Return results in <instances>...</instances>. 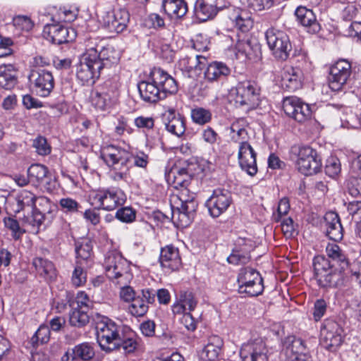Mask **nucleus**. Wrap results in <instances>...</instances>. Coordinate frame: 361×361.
<instances>
[{
	"mask_svg": "<svg viewBox=\"0 0 361 361\" xmlns=\"http://www.w3.org/2000/svg\"><path fill=\"white\" fill-rule=\"evenodd\" d=\"M352 169L356 172L357 176L350 178L349 192L353 196L361 195V154L352 163Z\"/></svg>",
	"mask_w": 361,
	"mask_h": 361,
	"instance_id": "41",
	"label": "nucleus"
},
{
	"mask_svg": "<svg viewBox=\"0 0 361 361\" xmlns=\"http://www.w3.org/2000/svg\"><path fill=\"white\" fill-rule=\"evenodd\" d=\"M117 85L111 81L104 82L100 90L92 91L91 93L92 104L100 110H106L118 97Z\"/></svg>",
	"mask_w": 361,
	"mask_h": 361,
	"instance_id": "16",
	"label": "nucleus"
},
{
	"mask_svg": "<svg viewBox=\"0 0 361 361\" xmlns=\"http://www.w3.org/2000/svg\"><path fill=\"white\" fill-rule=\"evenodd\" d=\"M223 345V340L219 336L213 335L209 336L207 345L202 350V359L208 361L216 360L219 355Z\"/></svg>",
	"mask_w": 361,
	"mask_h": 361,
	"instance_id": "30",
	"label": "nucleus"
},
{
	"mask_svg": "<svg viewBox=\"0 0 361 361\" xmlns=\"http://www.w3.org/2000/svg\"><path fill=\"white\" fill-rule=\"evenodd\" d=\"M48 169L39 164H32L27 169V176L30 183L35 185H43L45 182L47 185H49L46 181L48 179Z\"/></svg>",
	"mask_w": 361,
	"mask_h": 361,
	"instance_id": "36",
	"label": "nucleus"
},
{
	"mask_svg": "<svg viewBox=\"0 0 361 361\" xmlns=\"http://www.w3.org/2000/svg\"><path fill=\"white\" fill-rule=\"evenodd\" d=\"M342 328L335 321L326 320L321 331V343L326 349L334 351L342 343Z\"/></svg>",
	"mask_w": 361,
	"mask_h": 361,
	"instance_id": "17",
	"label": "nucleus"
},
{
	"mask_svg": "<svg viewBox=\"0 0 361 361\" xmlns=\"http://www.w3.org/2000/svg\"><path fill=\"white\" fill-rule=\"evenodd\" d=\"M257 154L249 142L239 145L238 161L240 168L251 176L257 172Z\"/></svg>",
	"mask_w": 361,
	"mask_h": 361,
	"instance_id": "23",
	"label": "nucleus"
},
{
	"mask_svg": "<svg viewBox=\"0 0 361 361\" xmlns=\"http://www.w3.org/2000/svg\"><path fill=\"white\" fill-rule=\"evenodd\" d=\"M163 121L166 129L171 133L180 137L185 131L184 118L177 114L174 109H170L163 114Z\"/></svg>",
	"mask_w": 361,
	"mask_h": 361,
	"instance_id": "26",
	"label": "nucleus"
},
{
	"mask_svg": "<svg viewBox=\"0 0 361 361\" xmlns=\"http://www.w3.org/2000/svg\"><path fill=\"white\" fill-rule=\"evenodd\" d=\"M100 157L116 171L112 176L114 180L126 179L132 159L129 152L114 145H107L102 149Z\"/></svg>",
	"mask_w": 361,
	"mask_h": 361,
	"instance_id": "5",
	"label": "nucleus"
},
{
	"mask_svg": "<svg viewBox=\"0 0 361 361\" xmlns=\"http://www.w3.org/2000/svg\"><path fill=\"white\" fill-rule=\"evenodd\" d=\"M179 302H181L183 306L188 310V312L193 311L198 303V300L195 295L190 290H181L179 293L178 298Z\"/></svg>",
	"mask_w": 361,
	"mask_h": 361,
	"instance_id": "48",
	"label": "nucleus"
},
{
	"mask_svg": "<svg viewBox=\"0 0 361 361\" xmlns=\"http://www.w3.org/2000/svg\"><path fill=\"white\" fill-rule=\"evenodd\" d=\"M32 265L45 280L51 281L56 279V270L52 262L43 257H37L33 259Z\"/></svg>",
	"mask_w": 361,
	"mask_h": 361,
	"instance_id": "31",
	"label": "nucleus"
},
{
	"mask_svg": "<svg viewBox=\"0 0 361 361\" xmlns=\"http://www.w3.org/2000/svg\"><path fill=\"white\" fill-rule=\"evenodd\" d=\"M98 48L96 39H89L86 44L85 51L78 57L75 66L85 65L87 68H110L116 66L118 59L110 55L113 54L112 51L103 47L99 50Z\"/></svg>",
	"mask_w": 361,
	"mask_h": 361,
	"instance_id": "4",
	"label": "nucleus"
},
{
	"mask_svg": "<svg viewBox=\"0 0 361 361\" xmlns=\"http://www.w3.org/2000/svg\"><path fill=\"white\" fill-rule=\"evenodd\" d=\"M90 321L87 310L72 308L69 315V323L73 326L78 328L86 326Z\"/></svg>",
	"mask_w": 361,
	"mask_h": 361,
	"instance_id": "44",
	"label": "nucleus"
},
{
	"mask_svg": "<svg viewBox=\"0 0 361 361\" xmlns=\"http://www.w3.org/2000/svg\"><path fill=\"white\" fill-rule=\"evenodd\" d=\"M189 176L185 169L178 171V176L175 177L174 183L183 188L179 195L180 206L173 209V218L177 217L179 224L183 227L190 224L197 208V202L195 200V195L190 193L186 188Z\"/></svg>",
	"mask_w": 361,
	"mask_h": 361,
	"instance_id": "3",
	"label": "nucleus"
},
{
	"mask_svg": "<svg viewBox=\"0 0 361 361\" xmlns=\"http://www.w3.org/2000/svg\"><path fill=\"white\" fill-rule=\"evenodd\" d=\"M149 76V80H152L166 94L177 92L176 80L163 69H152Z\"/></svg>",
	"mask_w": 361,
	"mask_h": 361,
	"instance_id": "24",
	"label": "nucleus"
},
{
	"mask_svg": "<svg viewBox=\"0 0 361 361\" xmlns=\"http://www.w3.org/2000/svg\"><path fill=\"white\" fill-rule=\"evenodd\" d=\"M326 252L329 259L318 255L313 259L314 276L322 288L343 286L345 278L344 271L348 267V261L341 248L336 244H328Z\"/></svg>",
	"mask_w": 361,
	"mask_h": 361,
	"instance_id": "1",
	"label": "nucleus"
},
{
	"mask_svg": "<svg viewBox=\"0 0 361 361\" xmlns=\"http://www.w3.org/2000/svg\"><path fill=\"white\" fill-rule=\"evenodd\" d=\"M245 240L240 239L238 245L233 250L232 253L227 257L229 264L240 265L247 264L251 259L249 250L246 248H239L238 246L245 245Z\"/></svg>",
	"mask_w": 361,
	"mask_h": 361,
	"instance_id": "38",
	"label": "nucleus"
},
{
	"mask_svg": "<svg viewBox=\"0 0 361 361\" xmlns=\"http://www.w3.org/2000/svg\"><path fill=\"white\" fill-rule=\"evenodd\" d=\"M260 88L250 80L239 82L230 91V97L235 95L237 107L246 106L247 110L255 109L259 104Z\"/></svg>",
	"mask_w": 361,
	"mask_h": 361,
	"instance_id": "9",
	"label": "nucleus"
},
{
	"mask_svg": "<svg viewBox=\"0 0 361 361\" xmlns=\"http://www.w3.org/2000/svg\"><path fill=\"white\" fill-rule=\"evenodd\" d=\"M13 25L19 30L29 31L33 27L32 20L25 16H18L13 19Z\"/></svg>",
	"mask_w": 361,
	"mask_h": 361,
	"instance_id": "58",
	"label": "nucleus"
},
{
	"mask_svg": "<svg viewBox=\"0 0 361 361\" xmlns=\"http://www.w3.org/2000/svg\"><path fill=\"white\" fill-rule=\"evenodd\" d=\"M293 153L298 156L296 167L305 176H311L319 171L322 167V159L317 150L308 145L294 146Z\"/></svg>",
	"mask_w": 361,
	"mask_h": 361,
	"instance_id": "8",
	"label": "nucleus"
},
{
	"mask_svg": "<svg viewBox=\"0 0 361 361\" xmlns=\"http://www.w3.org/2000/svg\"><path fill=\"white\" fill-rule=\"evenodd\" d=\"M59 204L66 212H76L80 207V204L75 200L69 197L61 199Z\"/></svg>",
	"mask_w": 361,
	"mask_h": 361,
	"instance_id": "60",
	"label": "nucleus"
},
{
	"mask_svg": "<svg viewBox=\"0 0 361 361\" xmlns=\"http://www.w3.org/2000/svg\"><path fill=\"white\" fill-rule=\"evenodd\" d=\"M191 116L195 123L204 125L210 121L212 114L209 110L199 107L192 110Z\"/></svg>",
	"mask_w": 361,
	"mask_h": 361,
	"instance_id": "50",
	"label": "nucleus"
},
{
	"mask_svg": "<svg viewBox=\"0 0 361 361\" xmlns=\"http://www.w3.org/2000/svg\"><path fill=\"white\" fill-rule=\"evenodd\" d=\"M347 35L351 37H356L357 42L361 43V22H352L347 30Z\"/></svg>",
	"mask_w": 361,
	"mask_h": 361,
	"instance_id": "64",
	"label": "nucleus"
},
{
	"mask_svg": "<svg viewBox=\"0 0 361 361\" xmlns=\"http://www.w3.org/2000/svg\"><path fill=\"white\" fill-rule=\"evenodd\" d=\"M107 277L117 284H126L131 276L129 262L116 251L109 252L104 259Z\"/></svg>",
	"mask_w": 361,
	"mask_h": 361,
	"instance_id": "6",
	"label": "nucleus"
},
{
	"mask_svg": "<svg viewBox=\"0 0 361 361\" xmlns=\"http://www.w3.org/2000/svg\"><path fill=\"white\" fill-rule=\"evenodd\" d=\"M265 37L275 59L286 61L292 49L288 35L282 30L271 27L267 30Z\"/></svg>",
	"mask_w": 361,
	"mask_h": 361,
	"instance_id": "11",
	"label": "nucleus"
},
{
	"mask_svg": "<svg viewBox=\"0 0 361 361\" xmlns=\"http://www.w3.org/2000/svg\"><path fill=\"white\" fill-rule=\"evenodd\" d=\"M341 170L340 160L336 157H331L326 160L325 173L331 178L337 176Z\"/></svg>",
	"mask_w": 361,
	"mask_h": 361,
	"instance_id": "51",
	"label": "nucleus"
},
{
	"mask_svg": "<svg viewBox=\"0 0 361 361\" xmlns=\"http://www.w3.org/2000/svg\"><path fill=\"white\" fill-rule=\"evenodd\" d=\"M350 75V69H330L329 76V87L338 91L347 82Z\"/></svg>",
	"mask_w": 361,
	"mask_h": 361,
	"instance_id": "37",
	"label": "nucleus"
},
{
	"mask_svg": "<svg viewBox=\"0 0 361 361\" xmlns=\"http://www.w3.org/2000/svg\"><path fill=\"white\" fill-rule=\"evenodd\" d=\"M327 308L326 302L323 299H318L314 305L313 317L315 321H319L326 313Z\"/></svg>",
	"mask_w": 361,
	"mask_h": 361,
	"instance_id": "59",
	"label": "nucleus"
},
{
	"mask_svg": "<svg viewBox=\"0 0 361 361\" xmlns=\"http://www.w3.org/2000/svg\"><path fill=\"white\" fill-rule=\"evenodd\" d=\"M326 234L335 242L340 241L343 238V228L338 215L334 212H326L324 217Z\"/></svg>",
	"mask_w": 361,
	"mask_h": 361,
	"instance_id": "27",
	"label": "nucleus"
},
{
	"mask_svg": "<svg viewBox=\"0 0 361 361\" xmlns=\"http://www.w3.org/2000/svg\"><path fill=\"white\" fill-rule=\"evenodd\" d=\"M116 218L124 223H131L135 219V211L131 207H125L117 210Z\"/></svg>",
	"mask_w": 361,
	"mask_h": 361,
	"instance_id": "55",
	"label": "nucleus"
},
{
	"mask_svg": "<svg viewBox=\"0 0 361 361\" xmlns=\"http://www.w3.org/2000/svg\"><path fill=\"white\" fill-rule=\"evenodd\" d=\"M347 210L353 219H361V201H352L348 202Z\"/></svg>",
	"mask_w": 361,
	"mask_h": 361,
	"instance_id": "63",
	"label": "nucleus"
},
{
	"mask_svg": "<svg viewBox=\"0 0 361 361\" xmlns=\"http://www.w3.org/2000/svg\"><path fill=\"white\" fill-rule=\"evenodd\" d=\"M101 69H78L76 75L83 85H93L100 75Z\"/></svg>",
	"mask_w": 361,
	"mask_h": 361,
	"instance_id": "46",
	"label": "nucleus"
},
{
	"mask_svg": "<svg viewBox=\"0 0 361 361\" xmlns=\"http://www.w3.org/2000/svg\"><path fill=\"white\" fill-rule=\"evenodd\" d=\"M28 79L35 84L37 92L42 97L48 95L54 88L53 75L45 69H32Z\"/></svg>",
	"mask_w": 361,
	"mask_h": 361,
	"instance_id": "19",
	"label": "nucleus"
},
{
	"mask_svg": "<svg viewBox=\"0 0 361 361\" xmlns=\"http://www.w3.org/2000/svg\"><path fill=\"white\" fill-rule=\"evenodd\" d=\"M17 207L16 212H20L25 207L32 208V214L25 218V221L37 233L40 226H47L52 219L51 204L44 197H36L32 192L23 190L16 198Z\"/></svg>",
	"mask_w": 361,
	"mask_h": 361,
	"instance_id": "2",
	"label": "nucleus"
},
{
	"mask_svg": "<svg viewBox=\"0 0 361 361\" xmlns=\"http://www.w3.org/2000/svg\"><path fill=\"white\" fill-rule=\"evenodd\" d=\"M138 90L142 99L147 103H156L166 98V94L152 81H142L138 84Z\"/></svg>",
	"mask_w": 361,
	"mask_h": 361,
	"instance_id": "28",
	"label": "nucleus"
},
{
	"mask_svg": "<svg viewBox=\"0 0 361 361\" xmlns=\"http://www.w3.org/2000/svg\"><path fill=\"white\" fill-rule=\"evenodd\" d=\"M281 226L282 232L286 238H291L297 233L291 218H286L283 220Z\"/></svg>",
	"mask_w": 361,
	"mask_h": 361,
	"instance_id": "61",
	"label": "nucleus"
},
{
	"mask_svg": "<svg viewBox=\"0 0 361 361\" xmlns=\"http://www.w3.org/2000/svg\"><path fill=\"white\" fill-rule=\"evenodd\" d=\"M32 147L38 154L45 156L51 152V147L44 137L38 136L33 140Z\"/></svg>",
	"mask_w": 361,
	"mask_h": 361,
	"instance_id": "54",
	"label": "nucleus"
},
{
	"mask_svg": "<svg viewBox=\"0 0 361 361\" xmlns=\"http://www.w3.org/2000/svg\"><path fill=\"white\" fill-rule=\"evenodd\" d=\"M90 264H83V262H76L75 269L71 277V283L75 287L83 286L87 281V273L85 269Z\"/></svg>",
	"mask_w": 361,
	"mask_h": 361,
	"instance_id": "43",
	"label": "nucleus"
},
{
	"mask_svg": "<svg viewBox=\"0 0 361 361\" xmlns=\"http://www.w3.org/2000/svg\"><path fill=\"white\" fill-rule=\"evenodd\" d=\"M192 47L198 51H205L209 49L210 41L207 35L197 34L192 40Z\"/></svg>",
	"mask_w": 361,
	"mask_h": 361,
	"instance_id": "56",
	"label": "nucleus"
},
{
	"mask_svg": "<svg viewBox=\"0 0 361 361\" xmlns=\"http://www.w3.org/2000/svg\"><path fill=\"white\" fill-rule=\"evenodd\" d=\"M91 306L92 301L85 292L79 291L75 298L71 295V300H69L70 307L88 310Z\"/></svg>",
	"mask_w": 361,
	"mask_h": 361,
	"instance_id": "45",
	"label": "nucleus"
},
{
	"mask_svg": "<svg viewBox=\"0 0 361 361\" xmlns=\"http://www.w3.org/2000/svg\"><path fill=\"white\" fill-rule=\"evenodd\" d=\"M230 73V69H205L204 75L209 82H214L225 78Z\"/></svg>",
	"mask_w": 361,
	"mask_h": 361,
	"instance_id": "53",
	"label": "nucleus"
},
{
	"mask_svg": "<svg viewBox=\"0 0 361 361\" xmlns=\"http://www.w3.org/2000/svg\"><path fill=\"white\" fill-rule=\"evenodd\" d=\"M17 82L16 76L8 71L0 73V86L6 90L13 88Z\"/></svg>",
	"mask_w": 361,
	"mask_h": 361,
	"instance_id": "57",
	"label": "nucleus"
},
{
	"mask_svg": "<svg viewBox=\"0 0 361 361\" xmlns=\"http://www.w3.org/2000/svg\"><path fill=\"white\" fill-rule=\"evenodd\" d=\"M159 262L163 268L169 271L178 270L182 264L178 249L172 245L161 248Z\"/></svg>",
	"mask_w": 361,
	"mask_h": 361,
	"instance_id": "25",
	"label": "nucleus"
},
{
	"mask_svg": "<svg viewBox=\"0 0 361 361\" xmlns=\"http://www.w3.org/2000/svg\"><path fill=\"white\" fill-rule=\"evenodd\" d=\"M129 21V13L124 9L107 12L102 16V22L109 32L119 33L123 32Z\"/></svg>",
	"mask_w": 361,
	"mask_h": 361,
	"instance_id": "22",
	"label": "nucleus"
},
{
	"mask_svg": "<svg viewBox=\"0 0 361 361\" xmlns=\"http://www.w3.org/2000/svg\"><path fill=\"white\" fill-rule=\"evenodd\" d=\"M239 292L250 296H257L264 290L263 279L260 274L253 268L244 267L240 269L238 276Z\"/></svg>",
	"mask_w": 361,
	"mask_h": 361,
	"instance_id": "12",
	"label": "nucleus"
},
{
	"mask_svg": "<svg viewBox=\"0 0 361 361\" xmlns=\"http://www.w3.org/2000/svg\"><path fill=\"white\" fill-rule=\"evenodd\" d=\"M5 226L12 231V236L15 240H18L25 231L20 228L18 221L12 217L5 218Z\"/></svg>",
	"mask_w": 361,
	"mask_h": 361,
	"instance_id": "52",
	"label": "nucleus"
},
{
	"mask_svg": "<svg viewBox=\"0 0 361 361\" xmlns=\"http://www.w3.org/2000/svg\"><path fill=\"white\" fill-rule=\"evenodd\" d=\"M295 16L300 24L307 27L310 33H317L320 30V25L317 21L313 11L306 7L300 6L295 11Z\"/></svg>",
	"mask_w": 361,
	"mask_h": 361,
	"instance_id": "29",
	"label": "nucleus"
},
{
	"mask_svg": "<svg viewBox=\"0 0 361 361\" xmlns=\"http://www.w3.org/2000/svg\"><path fill=\"white\" fill-rule=\"evenodd\" d=\"M148 308L145 300L139 295L131 301L128 311L134 317H142L147 312Z\"/></svg>",
	"mask_w": 361,
	"mask_h": 361,
	"instance_id": "47",
	"label": "nucleus"
},
{
	"mask_svg": "<svg viewBox=\"0 0 361 361\" xmlns=\"http://www.w3.org/2000/svg\"><path fill=\"white\" fill-rule=\"evenodd\" d=\"M76 262H83V264H90L92 262V245L88 239H83L75 243Z\"/></svg>",
	"mask_w": 361,
	"mask_h": 361,
	"instance_id": "40",
	"label": "nucleus"
},
{
	"mask_svg": "<svg viewBox=\"0 0 361 361\" xmlns=\"http://www.w3.org/2000/svg\"><path fill=\"white\" fill-rule=\"evenodd\" d=\"M229 19L243 33L247 32L253 25L251 17L245 11L235 9L229 15Z\"/></svg>",
	"mask_w": 361,
	"mask_h": 361,
	"instance_id": "34",
	"label": "nucleus"
},
{
	"mask_svg": "<svg viewBox=\"0 0 361 361\" xmlns=\"http://www.w3.org/2000/svg\"><path fill=\"white\" fill-rule=\"evenodd\" d=\"M238 40L235 46V54L238 60H248L256 63L261 60L262 54L259 44L251 40L246 35H238Z\"/></svg>",
	"mask_w": 361,
	"mask_h": 361,
	"instance_id": "14",
	"label": "nucleus"
},
{
	"mask_svg": "<svg viewBox=\"0 0 361 361\" xmlns=\"http://www.w3.org/2000/svg\"><path fill=\"white\" fill-rule=\"evenodd\" d=\"M66 353H68L70 357H74L75 360L82 361H89L95 355L92 345L89 343H82L76 345Z\"/></svg>",
	"mask_w": 361,
	"mask_h": 361,
	"instance_id": "35",
	"label": "nucleus"
},
{
	"mask_svg": "<svg viewBox=\"0 0 361 361\" xmlns=\"http://www.w3.org/2000/svg\"><path fill=\"white\" fill-rule=\"evenodd\" d=\"M59 22L47 24L43 30L44 37L52 43L61 44L73 41L75 37L74 29L59 25Z\"/></svg>",
	"mask_w": 361,
	"mask_h": 361,
	"instance_id": "18",
	"label": "nucleus"
},
{
	"mask_svg": "<svg viewBox=\"0 0 361 361\" xmlns=\"http://www.w3.org/2000/svg\"><path fill=\"white\" fill-rule=\"evenodd\" d=\"M137 345L134 332L130 331L127 335L123 334L121 336L120 334L119 339L115 345V350H121L122 349L124 353H131L135 350Z\"/></svg>",
	"mask_w": 361,
	"mask_h": 361,
	"instance_id": "42",
	"label": "nucleus"
},
{
	"mask_svg": "<svg viewBox=\"0 0 361 361\" xmlns=\"http://www.w3.org/2000/svg\"><path fill=\"white\" fill-rule=\"evenodd\" d=\"M125 193L120 189L106 188L91 192L89 202L94 209L112 211L124 204Z\"/></svg>",
	"mask_w": 361,
	"mask_h": 361,
	"instance_id": "7",
	"label": "nucleus"
},
{
	"mask_svg": "<svg viewBox=\"0 0 361 361\" xmlns=\"http://www.w3.org/2000/svg\"><path fill=\"white\" fill-rule=\"evenodd\" d=\"M231 139L239 145L249 142L250 136L245 128V121L240 119L233 122L231 126Z\"/></svg>",
	"mask_w": 361,
	"mask_h": 361,
	"instance_id": "39",
	"label": "nucleus"
},
{
	"mask_svg": "<svg viewBox=\"0 0 361 361\" xmlns=\"http://www.w3.org/2000/svg\"><path fill=\"white\" fill-rule=\"evenodd\" d=\"M302 79L300 69H289L281 75V85L288 90L294 92L302 87Z\"/></svg>",
	"mask_w": 361,
	"mask_h": 361,
	"instance_id": "32",
	"label": "nucleus"
},
{
	"mask_svg": "<svg viewBox=\"0 0 361 361\" xmlns=\"http://www.w3.org/2000/svg\"><path fill=\"white\" fill-rule=\"evenodd\" d=\"M126 284H119L121 287L120 297L121 298L127 302H129L135 298V292L132 287Z\"/></svg>",
	"mask_w": 361,
	"mask_h": 361,
	"instance_id": "62",
	"label": "nucleus"
},
{
	"mask_svg": "<svg viewBox=\"0 0 361 361\" xmlns=\"http://www.w3.org/2000/svg\"><path fill=\"white\" fill-rule=\"evenodd\" d=\"M282 106L286 116L298 123H304L312 117V111L310 106L297 97H285L283 99Z\"/></svg>",
	"mask_w": 361,
	"mask_h": 361,
	"instance_id": "13",
	"label": "nucleus"
},
{
	"mask_svg": "<svg viewBox=\"0 0 361 361\" xmlns=\"http://www.w3.org/2000/svg\"><path fill=\"white\" fill-rule=\"evenodd\" d=\"M233 202L231 192L224 188H217L206 202V206L212 217L216 218L224 213Z\"/></svg>",
	"mask_w": 361,
	"mask_h": 361,
	"instance_id": "15",
	"label": "nucleus"
},
{
	"mask_svg": "<svg viewBox=\"0 0 361 361\" xmlns=\"http://www.w3.org/2000/svg\"><path fill=\"white\" fill-rule=\"evenodd\" d=\"M50 338V329L47 325H41L34 336L31 338L33 346L47 343Z\"/></svg>",
	"mask_w": 361,
	"mask_h": 361,
	"instance_id": "49",
	"label": "nucleus"
},
{
	"mask_svg": "<svg viewBox=\"0 0 361 361\" xmlns=\"http://www.w3.org/2000/svg\"><path fill=\"white\" fill-rule=\"evenodd\" d=\"M97 342L101 348L106 352L115 350L119 339L120 327L107 317H102L96 322Z\"/></svg>",
	"mask_w": 361,
	"mask_h": 361,
	"instance_id": "10",
	"label": "nucleus"
},
{
	"mask_svg": "<svg viewBox=\"0 0 361 361\" xmlns=\"http://www.w3.org/2000/svg\"><path fill=\"white\" fill-rule=\"evenodd\" d=\"M224 0H197L194 7L195 15L201 22L213 18L224 6Z\"/></svg>",
	"mask_w": 361,
	"mask_h": 361,
	"instance_id": "21",
	"label": "nucleus"
},
{
	"mask_svg": "<svg viewBox=\"0 0 361 361\" xmlns=\"http://www.w3.org/2000/svg\"><path fill=\"white\" fill-rule=\"evenodd\" d=\"M162 8L171 18H180L188 11V6L184 0H163Z\"/></svg>",
	"mask_w": 361,
	"mask_h": 361,
	"instance_id": "33",
	"label": "nucleus"
},
{
	"mask_svg": "<svg viewBox=\"0 0 361 361\" xmlns=\"http://www.w3.org/2000/svg\"><path fill=\"white\" fill-rule=\"evenodd\" d=\"M240 355L242 361H267V349L264 341L255 340L243 345Z\"/></svg>",
	"mask_w": 361,
	"mask_h": 361,
	"instance_id": "20",
	"label": "nucleus"
}]
</instances>
